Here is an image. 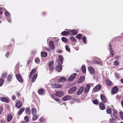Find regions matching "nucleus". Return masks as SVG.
<instances>
[{"instance_id": "2", "label": "nucleus", "mask_w": 123, "mask_h": 123, "mask_svg": "<svg viewBox=\"0 0 123 123\" xmlns=\"http://www.w3.org/2000/svg\"><path fill=\"white\" fill-rule=\"evenodd\" d=\"M76 73H73L72 74L68 79V81H72L75 78L76 75Z\"/></svg>"}, {"instance_id": "14", "label": "nucleus", "mask_w": 123, "mask_h": 123, "mask_svg": "<svg viewBox=\"0 0 123 123\" xmlns=\"http://www.w3.org/2000/svg\"><path fill=\"white\" fill-rule=\"evenodd\" d=\"M99 106L100 109L101 110H103L105 109V105L102 102H100L99 104Z\"/></svg>"}, {"instance_id": "6", "label": "nucleus", "mask_w": 123, "mask_h": 123, "mask_svg": "<svg viewBox=\"0 0 123 123\" xmlns=\"http://www.w3.org/2000/svg\"><path fill=\"white\" fill-rule=\"evenodd\" d=\"M90 86L89 84H87L84 89V92L85 93H87L88 92L90 88Z\"/></svg>"}, {"instance_id": "47", "label": "nucleus", "mask_w": 123, "mask_h": 123, "mask_svg": "<svg viewBox=\"0 0 123 123\" xmlns=\"http://www.w3.org/2000/svg\"><path fill=\"white\" fill-rule=\"evenodd\" d=\"M65 48L66 50L67 51H70V49L68 46L66 45L65 46Z\"/></svg>"}, {"instance_id": "18", "label": "nucleus", "mask_w": 123, "mask_h": 123, "mask_svg": "<svg viewBox=\"0 0 123 123\" xmlns=\"http://www.w3.org/2000/svg\"><path fill=\"white\" fill-rule=\"evenodd\" d=\"M88 69L90 73L93 75L94 74V71L93 68L91 67H89Z\"/></svg>"}, {"instance_id": "30", "label": "nucleus", "mask_w": 123, "mask_h": 123, "mask_svg": "<svg viewBox=\"0 0 123 123\" xmlns=\"http://www.w3.org/2000/svg\"><path fill=\"white\" fill-rule=\"evenodd\" d=\"M25 109L24 108H22L18 111V115H21L23 113L25 110Z\"/></svg>"}, {"instance_id": "5", "label": "nucleus", "mask_w": 123, "mask_h": 123, "mask_svg": "<svg viewBox=\"0 0 123 123\" xmlns=\"http://www.w3.org/2000/svg\"><path fill=\"white\" fill-rule=\"evenodd\" d=\"M16 76L17 79L19 82H23V80L20 75L18 74H17Z\"/></svg>"}, {"instance_id": "8", "label": "nucleus", "mask_w": 123, "mask_h": 123, "mask_svg": "<svg viewBox=\"0 0 123 123\" xmlns=\"http://www.w3.org/2000/svg\"><path fill=\"white\" fill-rule=\"evenodd\" d=\"M72 97L69 95H67L63 97L62 100L64 101H66L71 99Z\"/></svg>"}, {"instance_id": "41", "label": "nucleus", "mask_w": 123, "mask_h": 123, "mask_svg": "<svg viewBox=\"0 0 123 123\" xmlns=\"http://www.w3.org/2000/svg\"><path fill=\"white\" fill-rule=\"evenodd\" d=\"M82 40L83 42L85 44H86V37H82Z\"/></svg>"}, {"instance_id": "59", "label": "nucleus", "mask_w": 123, "mask_h": 123, "mask_svg": "<svg viewBox=\"0 0 123 123\" xmlns=\"http://www.w3.org/2000/svg\"><path fill=\"white\" fill-rule=\"evenodd\" d=\"M5 120L4 119H2L1 120V123H5Z\"/></svg>"}, {"instance_id": "10", "label": "nucleus", "mask_w": 123, "mask_h": 123, "mask_svg": "<svg viewBox=\"0 0 123 123\" xmlns=\"http://www.w3.org/2000/svg\"><path fill=\"white\" fill-rule=\"evenodd\" d=\"M63 95V92L62 91H58L55 93V95L57 97H61Z\"/></svg>"}, {"instance_id": "53", "label": "nucleus", "mask_w": 123, "mask_h": 123, "mask_svg": "<svg viewBox=\"0 0 123 123\" xmlns=\"http://www.w3.org/2000/svg\"><path fill=\"white\" fill-rule=\"evenodd\" d=\"M115 77L117 78H119V74L117 73H115Z\"/></svg>"}, {"instance_id": "52", "label": "nucleus", "mask_w": 123, "mask_h": 123, "mask_svg": "<svg viewBox=\"0 0 123 123\" xmlns=\"http://www.w3.org/2000/svg\"><path fill=\"white\" fill-rule=\"evenodd\" d=\"M35 62L37 64H39L40 62V60L38 59H36L35 61Z\"/></svg>"}, {"instance_id": "54", "label": "nucleus", "mask_w": 123, "mask_h": 123, "mask_svg": "<svg viewBox=\"0 0 123 123\" xmlns=\"http://www.w3.org/2000/svg\"><path fill=\"white\" fill-rule=\"evenodd\" d=\"M4 9V8L0 7V14H1L3 13L2 10Z\"/></svg>"}, {"instance_id": "24", "label": "nucleus", "mask_w": 123, "mask_h": 123, "mask_svg": "<svg viewBox=\"0 0 123 123\" xmlns=\"http://www.w3.org/2000/svg\"><path fill=\"white\" fill-rule=\"evenodd\" d=\"M53 87L55 88H60L62 87V86L60 84H54L52 85Z\"/></svg>"}, {"instance_id": "17", "label": "nucleus", "mask_w": 123, "mask_h": 123, "mask_svg": "<svg viewBox=\"0 0 123 123\" xmlns=\"http://www.w3.org/2000/svg\"><path fill=\"white\" fill-rule=\"evenodd\" d=\"M62 68V66L60 64L57 66L56 68V70L57 72H60L61 71Z\"/></svg>"}, {"instance_id": "38", "label": "nucleus", "mask_w": 123, "mask_h": 123, "mask_svg": "<svg viewBox=\"0 0 123 123\" xmlns=\"http://www.w3.org/2000/svg\"><path fill=\"white\" fill-rule=\"evenodd\" d=\"M70 38L73 42H76V40L74 37H70Z\"/></svg>"}, {"instance_id": "26", "label": "nucleus", "mask_w": 123, "mask_h": 123, "mask_svg": "<svg viewBox=\"0 0 123 123\" xmlns=\"http://www.w3.org/2000/svg\"><path fill=\"white\" fill-rule=\"evenodd\" d=\"M36 72V69H32V71L30 73V74L29 76V77L30 78H31V76L32 75L34 74Z\"/></svg>"}, {"instance_id": "31", "label": "nucleus", "mask_w": 123, "mask_h": 123, "mask_svg": "<svg viewBox=\"0 0 123 123\" xmlns=\"http://www.w3.org/2000/svg\"><path fill=\"white\" fill-rule=\"evenodd\" d=\"M12 117L11 114L8 115L7 116V121L8 122H10L12 119Z\"/></svg>"}, {"instance_id": "20", "label": "nucleus", "mask_w": 123, "mask_h": 123, "mask_svg": "<svg viewBox=\"0 0 123 123\" xmlns=\"http://www.w3.org/2000/svg\"><path fill=\"white\" fill-rule=\"evenodd\" d=\"M67 79L65 77H61L58 80V82L60 83L65 82L67 80Z\"/></svg>"}, {"instance_id": "23", "label": "nucleus", "mask_w": 123, "mask_h": 123, "mask_svg": "<svg viewBox=\"0 0 123 123\" xmlns=\"http://www.w3.org/2000/svg\"><path fill=\"white\" fill-rule=\"evenodd\" d=\"M1 100L4 102L8 103L9 102V100L6 98L4 97H1L0 98Z\"/></svg>"}, {"instance_id": "27", "label": "nucleus", "mask_w": 123, "mask_h": 123, "mask_svg": "<svg viewBox=\"0 0 123 123\" xmlns=\"http://www.w3.org/2000/svg\"><path fill=\"white\" fill-rule=\"evenodd\" d=\"M37 74H35L33 76L31 80V81L32 82H34L37 77Z\"/></svg>"}, {"instance_id": "11", "label": "nucleus", "mask_w": 123, "mask_h": 123, "mask_svg": "<svg viewBox=\"0 0 123 123\" xmlns=\"http://www.w3.org/2000/svg\"><path fill=\"white\" fill-rule=\"evenodd\" d=\"M85 77L84 76H81L77 80V82L78 83H80L83 81L85 80Z\"/></svg>"}, {"instance_id": "34", "label": "nucleus", "mask_w": 123, "mask_h": 123, "mask_svg": "<svg viewBox=\"0 0 123 123\" xmlns=\"http://www.w3.org/2000/svg\"><path fill=\"white\" fill-rule=\"evenodd\" d=\"M25 112L28 114H30L31 113L30 110L28 108H26L25 110Z\"/></svg>"}, {"instance_id": "13", "label": "nucleus", "mask_w": 123, "mask_h": 123, "mask_svg": "<svg viewBox=\"0 0 123 123\" xmlns=\"http://www.w3.org/2000/svg\"><path fill=\"white\" fill-rule=\"evenodd\" d=\"M49 67L50 70H53L54 69V62L53 61H51L50 62Z\"/></svg>"}, {"instance_id": "21", "label": "nucleus", "mask_w": 123, "mask_h": 123, "mask_svg": "<svg viewBox=\"0 0 123 123\" xmlns=\"http://www.w3.org/2000/svg\"><path fill=\"white\" fill-rule=\"evenodd\" d=\"M39 94L40 95H43L45 94V92L42 89H39L38 91Z\"/></svg>"}, {"instance_id": "48", "label": "nucleus", "mask_w": 123, "mask_h": 123, "mask_svg": "<svg viewBox=\"0 0 123 123\" xmlns=\"http://www.w3.org/2000/svg\"><path fill=\"white\" fill-rule=\"evenodd\" d=\"M7 74L6 73H5L3 74L2 75V77L6 78L7 75Z\"/></svg>"}, {"instance_id": "55", "label": "nucleus", "mask_w": 123, "mask_h": 123, "mask_svg": "<svg viewBox=\"0 0 123 123\" xmlns=\"http://www.w3.org/2000/svg\"><path fill=\"white\" fill-rule=\"evenodd\" d=\"M3 107L2 106H0V114H1L3 110Z\"/></svg>"}, {"instance_id": "1", "label": "nucleus", "mask_w": 123, "mask_h": 123, "mask_svg": "<svg viewBox=\"0 0 123 123\" xmlns=\"http://www.w3.org/2000/svg\"><path fill=\"white\" fill-rule=\"evenodd\" d=\"M111 116L112 118L109 119L110 123H117L115 121L117 118L116 116L113 114H111Z\"/></svg>"}, {"instance_id": "50", "label": "nucleus", "mask_w": 123, "mask_h": 123, "mask_svg": "<svg viewBox=\"0 0 123 123\" xmlns=\"http://www.w3.org/2000/svg\"><path fill=\"white\" fill-rule=\"evenodd\" d=\"M24 119L27 122H29V118L28 116H25L24 118Z\"/></svg>"}, {"instance_id": "60", "label": "nucleus", "mask_w": 123, "mask_h": 123, "mask_svg": "<svg viewBox=\"0 0 123 123\" xmlns=\"http://www.w3.org/2000/svg\"><path fill=\"white\" fill-rule=\"evenodd\" d=\"M55 42H58V38L57 37L55 38Z\"/></svg>"}, {"instance_id": "46", "label": "nucleus", "mask_w": 123, "mask_h": 123, "mask_svg": "<svg viewBox=\"0 0 123 123\" xmlns=\"http://www.w3.org/2000/svg\"><path fill=\"white\" fill-rule=\"evenodd\" d=\"M120 116L122 120H123V112L122 111H120L119 112Z\"/></svg>"}, {"instance_id": "61", "label": "nucleus", "mask_w": 123, "mask_h": 123, "mask_svg": "<svg viewBox=\"0 0 123 123\" xmlns=\"http://www.w3.org/2000/svg\"><path fill=\"white\" fill-rule=\"evenodd\" d=\"M17 93L18 96H20V93L19 92H17Z\"/></svg>"}, {"instance_id": "62", "label": "nucleus", "mask_w": 123, "mask_h": 123, "mask_svg": "<svg viewBox=\"0 0 123 123\" xmlns=\"http://www.w3.org/2000/svg\"><path fill=\"white\" fill-rule=\"evenodd\" d=\"M40 121L41 122H42L43 121V118L42 117H41L40 118Z\"/></svg>"}, {"instance_id": "32", "label": "nucleus", "mask_w": 123, "mask_h": 123, "mask_svg": "<svg viewBox=\"0 0 123 123\" xmlns=\"http://www.w3.org/2000/svg\"><path fill=\"white\" fill-rule=\"evenodd\" d=\"M82 70L83 73H85L86 72V68L85 65H83L82 66Z\"/></svg>"}, {"instance_id": "37", "label": "nucleus", "mask_w": 123, "mask_h": 123, "mask_svg": "<svg viewBox=\"0 0 123 123\" xmlns=\"http://www.w3.org/2000/svg\"><path fill=\"white\" fill-rule=\"evenodd\" d=\"M5 15L6 17L9 18H10V13L7 11H6L5 12Z\"/></svg>"}, {"instance_id": "35", "label": "nucleus", "mask_w": 123, "mask_h": 123, "mask_svg": "<svg viewBox=\"0 0 123 123\" xmlns=\"http://www.w3.org/2000/svg\"><path fill=\"white\" fill-rule=\"evenodd\" d=\"M62 41L64 43H66L68 42L67 39L65 37H62Z\"/></svg>"}, {"instance_id": "7", "label": "nucleus", "mask_w": 123, "mask_h": 123, "mask_svg": "<svg viewBox=\"0 0 123 123\" xmlns=\"http://www.w3.org/2000/svg\"><path fill=\"white\" fill-rule=\"evenodd\" d=\"M17 101L16 103L15 106L18 108L19 109L21 107L22 104L19 100Z\"/></svg>"}, {"instance_id": "42", "label": "nucleus", "mask_w": 123, "mask_h": 123, "mask_svg": "<svg viewBox=\"0 0 123 123\" xmlns=\"http://www.w3.org/2000/svg\"><path fill=\"white\" fill-rule=\"evenodd\" d=\"M106 111L107 113L108 114H111V110L109 108L106 109Z\"/></svg>"}, {"instance_id": "36", "label": "nucleus", "mask_w": 123, "mask_h": 123, "mask_svg": "<svg viewBox=\"0 0 123 123\" xmlns=\"http://www.w3.org/2000/svg\"><path fill=\"white\" fill-rule=\"evenodd\" d=\"M4 82V80L3 78L0 79V86H1Z\"/></svg>"}, {"instance_id": "25", "label": "nucleus", "mask_w": 123, "mask_h": 123, "mask_svg": "<svg viewBox=\"0 0 123 123\" xmlns=\"http://www.w3.org/2000/svg\"><path fill=\"white\" fill-rule=\"evenodd\" d=\"M59 60L58 61V63L60 64H62V61L63 60V57L62 56L60 55L59 56Z\"/></svg>"}, {"instance_id": "43", "label": "nucleus", "mask_w": 123, "mask_h": 123, "mask_svg": "<svg viewBox=\"0 0 123 123\" xmlns=\"http://www.w3.org/2000/svg\"><path fill=\"white\" fill-rule=\"evenodd\" d=\"M119 62L117 61L116 60L114 62V64L116 66H118L119 64Z\"/></svg>"}, {"instance_id": "64", "label": "nucleus", "mask_w": 123, "mask_h": 123, "mask_svg": "<svg viewBox=\"0 0 123 123\" xmlns=\"http://www.w3.org/2000/svg\"><path fill=\"white\" fill-rule=\"evenodd\" d=\"M119 58V56H116L115 57V58L116 59H117Z\"/></svg>"}, {"instance_id": "49", "label": "nucleus", "mask_w": 123, "mask_h": 123, "mask_svg": "<svg viewBox=\"0 0 123 123\" xmlns=\"http://www.w3.org/2000/svg\"><path fill=\"white\" fill-rule=\"evenodd\" d=\"M98 101L97 100H94L93 101V103L95 104H98Z\"/></svg>"}, {"instance_id": "29", "label": "nucleus", "mask_w": 123, "mask_h": 123, "mask_svg": "<svg viewBox=\"0 0 123 123\" xmlns=\"http://www.w3.org/2000/svg\"><path fill=\"white\" fill-rule=\"evenodd\" d=\"M12 76L11 75H9L7 78V81L9 82H11L12 80Z\"/></svg>"}, {"instance_id": "51", "label": "nucleus", "mask_w": 123, "mask_h": 123, "mask_svg": "<svg viewBox=\"0 0 123 123\" xmlns=\"http://www.w3.org/2000/svg\"><path fill=\"white\" fill-rule=\"evenodd\" d=\"M112 111L113 112V113L112 114H114V115H114L116 114H117V112L116 110L114 109H113L112 110Z\"/></svg>"}, {"instance_id": "3", "label": "nucleus", "mask_w": 123, "mask_h": 123, "mask_svg": "<svg viewBox=\"0 0 123 123\" xmlns=\"http://www.w3.org/2000/svg\"><path fill=\"white\" fill-rule=\"evenodd\" d=\"M77 90L76 87H73L71 88L68 91V93L70 94H72L74 93Z\"/></svg>"}, {"instance_id": "19", "label": "nucleus", "mask_w": 123, "mask_h": 123, "mask_svg": "<svg viewBox=\"0 0 123 123\" xmlns=\"http://www.w3.org/2000/svg\"><path fill=\"white\" fill-rule=\"evenodd\" d=\"M70 31L69 30L68 31H64L62 32L61 33V35L62 36H66L67 35H70Z\"/></svg>"}, {"instance_id": "16", "label": "nucleus", "mask_w": 123, "mask_h": 123, "mask_svg": "<svg viewBox=\"0 0 123 123\" xmlns=\"http://www.w3.org/2000/svg\"><path fill=\"white\" fill-rule=\"evenodd\" d=\"M49 45L50 47L53 50L54 49L55 46L53 41H50L49 42Z\"/></svg>"}, {"instance_id": "44", "label": "nucleus", "mask_w": 123, "mask_h": 123, "mask_svg": "<svg viewBox=\"0 0 123 123\" xmlns=\"http://www.w3.org/2000/svg\"><path fill=\"white\" fill-rule=\"evenodd\" d=\"M76 37L79 39H81L82 37L81 35L79 34L76 36Z\"/></svg>"}, {"instance_id": "33", "label": "nucleus", "mask_w": 123, "mask_h": 123, "mask_svg": "<svg viewBox=\"0 0 123 123\" xmlns=\"http://www.w3.org/2000/svg\"><path fill=\"white\" fill-rule=\"evenodd\" d=\"M41 54L42 56L45 57L47 55V53L46 52H41Z\"/></svg>"}, {"instance_id": "63", "label": "nucleus", "mask_w": 123, "mask_h": 123, "mask_svg": "<svg viewBox=\"0 0 123 123\" xmlns=\"http://www.w3.org/2000/svg\"><path fill=\"white\" fill-rule=\"evenodd\" d=\"M121 104L122 106V107L123 108V99L122 100L121 102Z\"/></svg>"}, {"instance_id": "58", "label": "nucleus", "mask_w": 123, "mask_h": 123, "mask_svg": "<svg viewBox=\"0 0 123 123\" xmlns=\"http://www.w3.org/2000/svg\"><path fill=\"white\" fill-rule=\"evenodd\" d=\"M16 97L15 96L13 95L12 96V98L13 100H15L16 99Z\"/></svg>"}, {"instance_id": "57", "label": "nucleus", "mask_w": 123, "mask_h": 123, "mask_svg": "<svg viewBox=\"0 0 123 123\" xmlns=\"http://www.w3.org/2000/svg\"><path fill=\"white\" fill-rule=\"evenodd\" d=\"M9 54V52H7L6 54L5 55V56H6V57H8V56Z\"/></svg>"}, {"instance_id": "56", "label": "nucleus", "mask_w": 123, "mask_h": 123, "mask_svg": "<svg viewBox=\"0 0 123 123\" xmlns=\"http://www.w3.org/2000/svg\"><path fill=\"white\" fill-rule=\"evenodd\" d=\"M54 100L56 102H59L60 101L59 99L57 98H55L54 99Z\"/></svg>"}, {"instance_id": "15", "label": "nucleus", "mask_w": 123, "mask_h": 123, "mask_svg": "<svg viewBox=\"0 0 123 123\" xmlns=\"http://www.w3.org/2000/svg\"><path fill=\"white\" fill-rule=\"evenodd\" d=\"M84 89V87L82 86L80 87L79 89V91L77 93V94L78 95L80 94L83 91Z\"/></svg>"}, {"instance_id": "22", "label": "nucleus", "mask_w": 123, "mask_h": 123, "mask_svg": "<svg viewBox=\"0 0 123 123\" xmlns=\"http://www.w3.org/2000/svg\"><path fill=\"white\" fill-rule=\"evenodd\" d=\"M118 88L117 87H113L112 89V92L113 94L116 93L118 91Z\"/></svg>"}, {"instance_id": "45", "label": "nucleus", "mask_w": 123, "mask_h": 123, "mask_svg": "<svg viewBox=\"0 0 123 123\" xmlns=\"http://www.w3.org/2000/svg\"><path fill=\"white\" fill-rule=\"evenodd\" d=\"M110 53L112 55L111 56L113 57L114 55V52L113 49L111 48L110 49Z\"/></svg>"}, {"instance_id": "12", "label": "nucleus", "mask_w": 123, "mask_h": 123, "mask_svg": "<svg viewBox=\"0 0 123 123\" xmlns=\"http://www.w3.org/2000/svg\"><path fill=\"white\" fill-rule=\"evenodd\" d=\"M100 98L102 101L104 103L107 102V99L105 97L103 94L100 95Z\"/></svg>"}, {"instance_id": "28", "label": "nucleus", "mask_w": 123, "mask_h": 123, "mask_svg": "<svg viewBox=\"0 0 123 123\" xmlns=\"http://www.w3.org/2000/svg\"><path fill=\"white\" fill-rule=\"evenodd\" d=\"M31 112L33 115H36L37 113V110L35 108H33L31 110Z\"/></svg>"}, {"instance_id": "4", "label": "nucleus", "mask_w": 123, "mask_h": 123, "mask_svg": "<svg viewBox=\"0 0 123 123\" xmlns=\"http://www.w3.org/2000/svg\"><path fill=\"white\" fill-rule=\"evenodd\" d=\"M101 86L100 85H97L93 88V92H97L101 88Z\"/></svg>"}, {"instance_id": "9", "label": "nucleus", "mask_w": 123, "mask_h": 123, "mask_svg": "<svg viewBox=\"0 0 123 123\" xmlns=\"http://www.w3.org/2000/svg\"><path fill=\"white\" fill-rule=\"evenodd\" d=\"M70 35H75L77 34V31L74 30H70Z\"/></svg>"}, {"instance_id": "39", "label": "nucleus", "mask_w": 123, "mask_h": 123, "mask_svg": "<svg viewBox=\"0 0 123 123\" xmlns=\"http://www.w3.org/2000/svg\"><path fill=\"white\" fill-rule=\"evenodd\" d=\"M106 82L107 84L109 85H111V84L112 82L111 81L108 80H107Z\"/></svg>"}, {"instance_id": "40", "label": "nucleus", "mask_w": 123, "mask_h": 123, "mask_svg": "<svg viewBox=\"0 0 123 123\" xmlns=\"http://www.w3.org/2000/svg\"><path fill=\"white\" fill-rule=\"evenodd\" d=\"M32 117V119L33 120L35 121L37 120L38 118V116H36V115H34Z\"/></svg>"}]
</instances>
